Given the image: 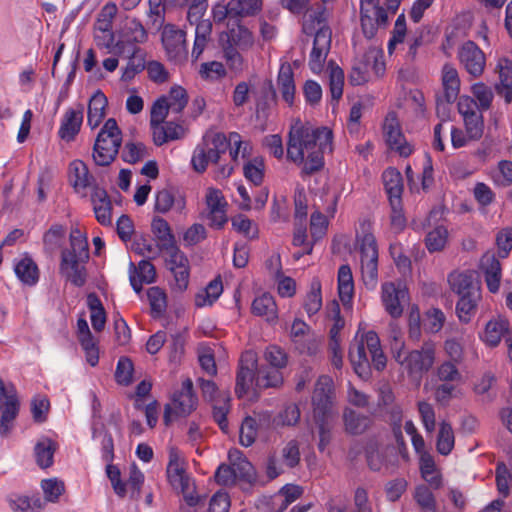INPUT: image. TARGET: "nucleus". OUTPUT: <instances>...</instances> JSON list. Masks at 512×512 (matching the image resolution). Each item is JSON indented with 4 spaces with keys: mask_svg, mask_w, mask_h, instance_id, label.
<instances>
[{
    "mask_svg": "<svg viewBox=\"0 0 512 512\" xmlns=\"http://www.w3.org/2000/svg\"><path fill=\"white\" fill-rule=\"evenodd\" d=\"M349 359L355 373L363 380L371 377V367L381 371L386 367L387 362L379 337L374 331H368L359 341L351 344Z\"/></svg>",
    "mask_w": 512,
    "mask_h": 512,
    "instance_id": "obj_1",
    "label": "nucleus"
},
{
    "mask_svg": "<svg viewBox=\"0 0 512 512\" xmlns=\"http://www.w3.org/2000/svg\"><path fill=\"white\" fill-rule=\"evenodd\" d=\"M122 144V133L114 118H109L99 131L94 147L93 160L98 166H109L116 158Z\"/></svg>",
    "mask_w": 512,
    "mask_h": 512,
    "instance_id": "obj_2",
    "label": "nucleus"
},
{
    "mask_svg": "<svg viewBox=\"0 0 512 512\" xmlns=\"http://www.w3.org/2000/svg\"><path fill=\"white\" fill-rule=\"evenodd\" d=\"M435 344L425 342L420 349L408 352L403 358L399 352L396 360L407 371L410 377L420 380L427 373L435 362Z\"/></svg>",
    "mask_w": 512,
    "mask_h": 512,
    "instance_id": "obj_3",
    "label": "nucleus"
},
{
    "mask_svg": "<svg viewBox=\"0 0 512 512\" xmlns=\"http://www.w3.org/2000/svg\"><path fill=\"white\" fill-rule=\"evenodd\" d=\"M173 406L165 405L163 422L169 426L172 422V415L186 417L196 409L197 398L193 393V382L187 378L183 381L181 390L174 393L172 398Z\"/></svg>",
    "mask_w": 512,
    "mask_h": 512,
    "instance_id": "obj_4",
    "label": "nucleus"
},
{
    "mask_svg": "<svg viewBox=\"0 0 512 512\" xmlns=\"http://www.w3.org/2000/svg\"><path fill=\"white\" fill-rule=\"evenodd\" d=\"M361 272L366 286L375 287L378 278V247L372 233H365L360 241Z\"/></svg>",
    "mask_w": 512,
    "mask_h": 512,
    "instance_id": "obj_5",
    "label": "nucleus"
},
{
    "mask_svg": "<svg viewBox=\"0 0 512 512\" xmlns=\"http://www.w3.org/2000/svg\"><path fill=\"white\" fill-rule=\"evenodd\" d=\"M333 381L327 375L318 378L313 396V419H333Z\"/></svg>",
    "mask_w": 512,
    "mask_h": 512,
    "instance_id": "obj_6",
    "label": "nucleus"
},
{
    "mask_svg": "<svg viewBox=\"0 0 512 512\" xmlns=\"http://www.w3.org/2000/svg\"><path fill=\"white\" fill-rule=\"evenodd\" d=\"M457 57L461 66L472 77H479L483 74L486 66V57L478 45L468 40L458 49Z\"/></svg>",
    "mask_w": 512,
    "mask_h": 512,
    "instance_id": "obj_7",
    "label": "nucleus"
},
{
    "mask_svg": "<svg viewBox=\"0 0 512 512\" xmlns=\"http://www.w3.org/2000/svg\"><path fill=\"white\" fill-rule=\"evenodd\" d=\"M258 370L256 353L253 351H245L242 353L235 387V392L238 397L244 396L248 392L251 384L253 382L256 383Z\"/></svg>",
    "mask_w": 512,
    "mask_h": 512,
    "instance_id": "obj_8",
    "label": "nucleus"
},
{
    "mask_svg": "<svg viewBox=\"0 0 512 512\" xmlns=\"http://www.w3.org/2000/svg\"><path fill=\"white\" fill-rule=\"evenodd\" d=\"M331 47V30L321 27L315 32L313 48L309 57V67L314 74H319L324 66Z\"/></svg>",
    "mask_w": 512,
    "mask_h": 512,
    "instance_id": "obj_9",
    "label": "nucleus"
},
{
    "mask_svg": "<svg viewBox=\"0 0 512 512\" xmlns=\"http://www.w3.org/2000/svg\"><path fill=\"white\" fill-rule=\"evenodd\" d=\"M186 33L183 30L175 28L173 25H167L162 32V43L170 59L178 60L187 56Z\"/></svg>",
    "mask_w": 512,
    "mask_h": 512,
    "instance_id": "obj_10",
    "label": "nucleus"
},
{
    "mask_svg": "<svg viewBox=\"0 0 512 512\" xmlns=\"http://www.w3.org/2000/svg\"><path fill=\"white\" fill-rule=\"evenodd\" d=\"M228 32H222L219 35L220 44H233L235 48L245 51L254 44L252 33L244 26L239 24V20L231 24Z\"/></svg>",
    "mask_w": 512,
    "mask_h": 512,
    "instance_id": "obj_11",
    "label": "nucleus"
},
{
    "mask_svg": "<svg viewBox=\"0 0 512 512\" xmlns=\"http://www.w3.org/2000/svg\"><path fill=\"white\" fill-rule=\"evenodd\" d=\"M448 282L452 291L459 297L480 293L479 282L472 271L450 273Z\"/></svg>",
    "mask_w": 512,
    "mask_h": 512,
    "instance_id": "obj_12",
    "label": "nucleus"
},
{
    "mask_svg": "<svg viewBox=\"0 0 512 512\" xmlns=\"http://www.w3.org/2000/svg\"><path fill=\"white\" fill-rule=\"evenodd\" d=\"M91 202L96 220L103 226H109L112 223V203L107 192L99 187H95L91 193Z\"/></svg>",
    "mask_w": 512,
    "mask_h": 512,
    "instance_id": "obj_13",
    "label": "nucleus"
},
{
    "mask_svg": "<svg viewBox=\"0 0 512 512\" xmlns=\"http://www.w3.org/2000/svg\"><path fill=\"white\" fill-rule=\"evenodd\" d=\"M480 268L484 273L487 288L491 293L499 290L501 265L494 253H485L480 260Z\"/></svg>",
    "mask_w": 512,
    "mask_h": 512,
    "instance_id": "obj_14",
    "label": "nucleus"
},
{
    "mask_svg": "<svg viewBox=\"0 0 512 512\" xmlns=\"http://www.w3.org/2000/svg\"><path fill=\"white\" fill-rule=\"evenodd\" d=\"M405 291L396 287L392 282L384 283L382 285V302L386 312L392 318H398L403 313L400 300L404 298Z\"/></svg>",
    "mask_w": 512,
    "mask_h": 512,
    "instance_id": "obj_15",
    "label": "nucleus"
},
{
    "mask_svg": "<svg viewBox=\"0 0 512 512\" xmlns=\"http://www.w3.org/2000/svg\"><path fill=\"white\" fill-rule=\"evenodd\" d=\"M72 259L69 253H61L60 271L74 286L82 287L86 282L85 268L80 265L83 261Z\"/></svg>",
    "mask_w": 512,
    "mask_h": 512,
    "instance_id": "obj_16",
    "label": "nucleus"
},
{
    "mask_svg": "<svg viewBox=\"0 0 512 512\" xmlns=\"http://www.w3.org/2000/svg\"><path fill=\"white\" fill-rule=\"evenodd\" d=\"M384 132L389 146L396 149L401 156H409L412 153L410 145L405 143L404 135L395 118H386Z\"/></svg>",
    "mask_w": 512,
    "mask_h": 512,
    "instance_id": "obj_17",
    "label": "nucleus"
},
{
    "mask_svg": "<svg viewBox=\"0 0 512 512\" xmlns=\"http://www.w3.org/2000/svg\"><path fill=\"white\" fill-rule=\"evenodd\" d=\"M83 122V107L79 109H69L66 111L58 135L61 139L69 142L72 141L80 131Z\"/></svg>",
    "mask_w": 512,
    "mask_h": 512,
    "instance_id": "obj_18",
    "label": "nucleus"
},
{
    "mask_svg": "<svg viewBox=\"0 0 512 512\" xmlns=\"http://www.w3.org/2000/svg\"><path fill=\"white\" fill-rule=\"evenodd\" d=\"M292 131L298 136L304 149L309 151L317 146V139L324 137L325 141L331 136V130L327 127L312 128L310 126H300L293 128Z\"/></svg>",
    "mask_w": 512,
    "mask_h": 512,
    "instance_id": "obj_19",
    "label": "nucleus"
},
{
    "mask_svg": "<svg viewBox=\"0 0 512 512\" xmlns=\"http://www.w3.org/2000/svg\"><path fill=\"white\" fill-rule=\"evenodd\" d=\"M107 104V97L100 90H97L91 97L87 112V122L91 129L97 128L102 122Z\"/></svg>",
    "mask_w": 512,
    "mask_h": 512,
    "instance_id": "obj_20",
    "label": "nucleus"
},
{
    "mask_svg": "<svg viewBox=\"0 0 512 512\" xmlns=\"http://www.w3.org/2000/svg\"><path fill=\"white\" fill-rule=\"evenodd\" d=\"M122 40L117 43L120 48L124 43L141 44L147 40V32L142 23L137 19H127L121 32Z\"/></svg>",
    "mask_w": 512,
    "mask_h": 512,
    "instance_id": "obj_21",
    "label": "nucleus"
},
{
    "mask_svg": "<svg viewBox=\"0 0 512 512\" xmlns=\"http://www.w3.org/2000/svg\"><path fill=\"white\" fill-rule=\"evenodd\" d=\"M382 180L389 201L402 200L403 178L401 173L396 168L389 167L383 172Z\"/></svg>",
    "mask_w": 512,
    "mask_h": 512,
    "instance_id": "obj_22",
    "label": "nucleus"
},
{
    "mask_svg": "<svg viewBox=\"0 0 512 512\" xmlns=\"http://www.w3.org/2000/svg\"><path fill=\"white\" fill-rule=\"evenodd\" d=\"M277 84L284 101L289 105H292L294 102L296 88L294 83V73L290 64L284 63L281 65L277 77Z\"/></svg>",
    "mask_w": 512,
    "mask_h": 512,
    "instance_id": "obj_23",
    "label": "nucleus"
},
{
    "mask_svg": "<svg viewBox=\"0 0 512 512\" xmlns=\"http://www.w3.org/2000/svg\"><path fill=\"white\" fill-rule=\"evenodd\" d=\"M345 430L352 435L364 433L371 425V418L356 412L351 408H345L343 412Z\"/></svg>",
    "mask_w": 512,
    "mask_h": 512,
    "instance_id": "obj_24",
    "label": "nucleus"
},
{
    "mask_svg": "<svg viewBox=\"0 0 512 512\" xmlns=\"http://www.w3.org/2000/svg\"><path fill=\"white\" fill-rule=\"evenodd\" d=\"M442 74L444 98L447 103H453L457 99L460 90L458 72L453 66L445 64L442 69Z\"/></svg>",
    "mask_w": 512,
    "mask_h": 512,
    "instance_id": "obj_25",
    "label": "nucleus"
},
{
    "mask_svg": "<svg viewBox=\"0 0 512 512\" xmlns=\"http://www.w3.org/2000/svg\"><path fill=\"white\" fill-rule=\"evenodd\" d=\"M151 230L160 249H171L176 243L168 222L161 217H154L151 223Z\"/></svg>",
    "mask_w": 512,
    "mask_h": 512,
    "instance_id": "obj_26",
    "label": "nucleus"
},
{
    "mask_svg": "<svg viewBox=\"0 0 512 512\" xmlns=\"http://www.w3.org/2000/svg\"><path fill=\"white\" fill-rule=\"evenodd\" d=\"M252 313L256 316L265 317L268 322L277 319V306L272 295L264 293L256 297L252 303Z\"/></svg>",
    "mask_w": 512,
    "mask_h": 512,
    "instance_id": "obj_27",
    "label": "nucleus"
},
{
    "mask_svg": "<svg viewBox=\"0 0 512 512\" xmlns=\"http://www.w3.org/2000/svg\"><path fill=\"white\" fill-rule=\"evenodd\" d=\"M211 33L212 22L210 20H202L197 23L195 28L194 45L191 52V57L193 60H198V58L201 56L211 39Z\"/></svg>",
    "mask_w": 512,
    "mask_h": 512,
    "instance_id": "obj_28",
    "label": "nucleus"
},
{
    "mask_svg": "<svg viewBox=\"0 0 512 512\" xmlns=\"http://www.w3.org/2000/svg\"><path fill=\"white\" fill-rule=\"evenodd\" d=\"M508 330L509 321L506 318L492 319L485 326L483 339L489 346L496 347Z\"/></svg>",
    "mask_w": 512,
    "mask_h": 512,
    "instance_id": "obj_29",
    "label": "nucleus"
},
{
    "mask_svg": "<svg viewBox=\"0 0 512 512\" xmlns=\"http://www.w3.org/2000/svg\"><path fill=\"white\" fill-rule=\"evenodd\" d=\"M10 399L12 397L10 396ZM19 412V400L0 403V435L7 436Z\"/></svg>",
    "mask_w": 512,
    "mask_h": 512,
    "instance_id": "obj_30",
    "label": "nucleus"
},
{
    "mask_svg": "<svg viewBox=\"0 0 512 512\" xmlns=\"http://www.w3.org/2000/svg\"><path fill=\"white\" fill-rule=\"evenodd\" d=\"M16 276L26 285L33 286L38 282L39 271L35 262L25 257L21 259L14 268Z\"/></svg>",
    "mask_w": 512,
    "mask_h": 512,
    "instance_id": "obj_31",
    "label": "nucleus"
},
{
    "mask_svg": "<svg viewBox=\"0 0 512 512\" xmlns=\"http://www.w3.org/2000/svg\"><path fill=\"white\" fill-rule=\"evenodd\" d=\"M70 173L71 183L76 190L90 187L94 181L86 164L80 160L71 163Z\"/></svg>",
    "mask_w": 512,
    "mask_h": 512,
    "instance_id": "obj_32",
    "label": "nucleus"
},
{
    "mask_svg": "<svg viewBox=\"0 0 512 512\" xmlns=\"http://www.w3.org/2000/svg\"><path fill=\"white\" fill-rule=\"evenodd\" d=\"M354 292L352 271L349 265H341L338 270V294L345 304L351 301Z\"/></svg>",
    "mask_w": 512,
    "mask_h": 512,
    "instance_id": "obj_33",
    "label": "nucleus"
},
{
    "mask_svg": "<svg viewBox=\"0 0 512 512\" xmlns=\"http://www.w3.org/2000/svg\"><path fill=\"white\" fill-rule=\"evenodd\" d=\"M56 443L49 438L38 441L34 447L37 464L41 468H48L53 464Z\"/></svg>",
    "mask_w": 512,
    "mask_h": 512,
    "instance_id": "obj_34",
    "label": "nucleus"
},
{
    "mask_svg": "<svg viewBox=\"0 0 512 512\" xmlns=\"http://www.w3.org/2000/svg\"><path fill=\"white\" fill-rule=\"evenodd\" d=\"M66 229L61 224H53L43 236L44 250L48 254L55 253L61 246Z\"/></svg>",
    "mask_w": 512,
    "mask_h": 512,
    "instance_id": "obj_35",
    "label": "nucleus"
},
{
    "mask_svg": "<svg viewBox=\"0 0 512 512\" xmlns=\"http://www.w3.org/2000/svg\"><path fill=\"white\" fill-rule=\"evenodd\" d=\"M146 68L144 53L136 46L132 47V55L129 58L126 68L122 74L123 81L132 80L136 74Z\"/></svg>",
    "mask_w": 512,
    "mask_h": 512,
    "instance_id": "obj_36",
    "label": "nucleus"
},
{
    "mask_svg": "<svg viewBox=\"0 0 512 512\" xmlns=\"http://www.w3.org/2000/svg\"><path fill=\"white\" fill-rule=\"evenodd\" d=\"M280 368L261 367L257 371L256 386L259 388L278 387L283 382Z\"/></svg>",
    "mask_w": 512,
    "mask_h": 512,
    "instance_id": "obj_37",
    "label": "nucleus"
},
{
    "mask_svg": "<svg viewBox=\"0 0 512 512\" xmlns=\"http://www.w3.org/2000/svg\"><path fill=\"white\" fill-rule=\"evenodd\" d=\"M326 21V7L319 5L316 9L305 15L303 31L306 34H312L315 30L317 31L321 27H328L326 25Z\"/></svg>",
    "mask_w": 512,
    "mask_h": 512,
    "instance_id": "obj_38",
    "label": "nucleus"
},
{
    "mask_svg": "<svg viewBox=\"0 0 512 512\" xmlns=\"http://www.w3.org/2000/svg\"><path fill=\"white\" fill-rule=\"evenodd\" d=\"M454 433L450 423L442 421L437 436L436 448L441 455H448L454 447Z\"/></svg>",
    "mask_w": 512,
    "mask_h": 512,
    "instance_id": "obj_39",
    "label": "nucleus"
},
{
    "mask_svg": "<svg viewBox=\"0 0 512 512\" xmlns=\"http://www.w3.org/2000/svg\"><path fill=\"white\" fill-rule=\"evenodd\" d=\"M480 299V293L468 296H461L456 304V313L459 320L468 323L476 311L477 302Z\"/></svg>",
    "mask_w": 512,
    "mask_h": 512,
    "instance_id": "obj_40",
    "label": "nucleus"
},
{
    "mask_svg": "<svg viewBox=\"0 0 512 512\" xmlns=\"http://www.w3.org/2000/svg\"><path fill=\"white\" fill-rule=\"evenodd\" d=\"M329 68V86L331 92L332 101L338 102L343 95L344 86V72L343 70L335 66L332 61L328 63Z\"/></svg>",
    "mask_w": 512,
    "mask_h": 512,
    "instance_id": "obj_41",
    "label": "nucleus"
},
{
    "mask_svg": "<svg viewBox=\"0 0 512 512\" xmlns=\"http://www.w3.org/2000/svg\"><path fill=\"white\" fill-rule=\"evenodd\" d=\"M448 238L447 229L440 225L430 231L425 238L426 248L430 253L439 252L444 249Z\"/></svg>",
    "mask_w": 512,
    "mask_h": 512,
    "instance_id": "obj_42",
    "label": "nucleus"
},
{
    "mask_svg": "<svg viewBox=\"0 0 512 512\" xmlns=\"http://www.w3.org/2000/svg\"><path fill=\"white\" fill-rule=\"evenodd\" d=\"M9 503L13 512H39L43 508V501L39 497L16 496Z\"/></svg>",
    "mask_w": 512,
    "mask_h": 512,
    "instance_id": "obj_43",
    "label": "nucleus"
},
{
    "mask_svg": "<svg viewBox=\"0 0 512 512\" xmlns=\"http://www.w3.org/2000/svg\"><path fill=\"white\" fill-rule=\"evenodd\" d=\"M414 499L423 512H438L435 496L427 486L416 487Z\"/></svg>",
    "mask_w": 512,
    "mask_h": 512,
    "instance_id": "obj_44",
    "label": "nucleus"
},
{
    "mask_svg": "<svg viewBox=\"0 0 512 512\" xmlns=\"http://www.w3.org/2000/svg\"><path fill=\"white\" fill-rule=\"evenodd\" d=\"M222 291L223 286L221 280L214 279L208 284L203 294H197L195 303L198 307L212 305L219 298Z\"/></svg>",
    "mask_w": 512,
    "mask_h": 512,
    "instance_id": "obj_45",
    "label": "nucleus"
},
{
    "mask_svg": "<svg viewBox=\"0 0 512 512\" xmlns=\"http://www.w3.org/2000/svg\"><path fill=\"white\" fill-rule=\"evenodd\" d=\"M322 307L321 284L314 279L311 282L310 292L306 296L304 309L309 316L316 314Z\"/></svg>",
    "mask_w": 512,
    "mask_h": 512,
    "instance_id": "obj_46",
    "label": "nucleus"
},
{
    "mask_svg": "<svg viewBox=\"0 0 512 512\" xmlns=\"http://www.w3.org/2000/svg\"><path fill=\"white\" fill-rule=\"evenodd\" d=\"M261 6V0H231V9L234 11L236 22L239 17L254 15L261 9Z\"/></svg>",
    "mask_w": 512,
    "mask_h": 512,
    "instance_id": "obj_47",
    "label": "nucleus"
},
{
    "mask_svg": "<svg viewBox=\"0 0 512 512\" xmlns=\"http://www.w3.org/2000/svg\"><path fill=\"white\" fill-rule=\"evenodd\" d=\"M101 436V451H102V459L106 463H112L114 459V441L110 432L106 429L98 430L93 428L92 437L96 439Z\"/></svg>",
    "mask_w": 512,
    "mask_h": 512,
    "instance_id": "obj_48",
    "label": "nucleus"
},
{
    "mask_svg": "<svg viewBox=\"0 0 512 512\" xmlns=\"http://www.w3.org/2000/svg\"><path fill=\"white\" fill-rule=\"evenodd\" d=\"M472 93L481 111H486L491 107L494 95L492 89L486 84L482 82L475 83L472 86Z\"/></svg>",
    "mask_w": 512,
    "mask_h": 512,
    "instance_id": "obj_49",
    "label": "nucleus"
},
{
    "mask_svg": "<svg viewBox=\"0 0 512 512\" xmlns=\"http://www.w3.org/2000/svg\"><path fill=\"white\" fill-rule=\"evenodd\" d=\"M133 250L135 253L141 256H145L148 259H155L163 251L159 245H154L149 239L144 236L136 237L133 242Z\"/></svg>",
    "mask_w": 512,
    "mask_h": 512,
    "instance_id": "obj_50",
    "label": "nucleus"
},
{
    "mask_svg": "<svg viewBox=\"0 0 512 512\" xmlns=\"http://www.w3.org/2000/svg\"><path fill=\"white\" fill-rule=\"evenodd\" d=\"M71 249H64L62 253H69L72 260L85 261L89 258L88 242L86 236H77L70 239Z\"/></svg>",
    "mask_w": 512,
    "mask_h": 512,
    "instance_id": "obj_51",
    "label": "nucleus"
},
{
    "mask_svg": "<svg viewBox=\"0 0 512 512\" xmlns=\"http://www.w3.org/2000/svg\"><path fill=\"white\" fill-rule=\"evenodd\" d=\"M171 108V112L179 114L183 111L188 103L187 92L181 86H174L170 89L168 97H166Z\"/></svg>",
    "mask_w": 512,
    "mask_h": 512,
    "instance_id": "obj_52",
    "label": "nucleus"
},
{
    "mask_svg": "<svg viewBox=\"0 0 512 512\" xmlns=\"http://www.w3.org/2000/svg\"><path fill=\"white\" fill-rule=\"evenodd\" d=\"M314 422L318 429V450L324 452L332 439L333 419H317Z\"/></svg>",
    "mask_w": 512,
    "mask_h": 512,
    "instance_id": "obj_53",
    "label": "nucleus"
},
{
    "mask_svg": "<svg viewBox=\"0 0 512 512\" xmlns=\"http://www.w3.org/2000/svg\"><path fill=\"white\" fill-rule=\"evenodd\" d=\"M147 155V148L143 143L128 142L125 144L121 157L123 161L134 164Z\"/></svg>",
    "mask_w": 512,
    "mask_h": 512,
    "instance_id": "obj_54",
    "label": "nucleus"
},
{
    "mask_svg": "<svg viewBox=\"0 0 512 512\" xmlns=\"http://www.w3.org/2000/svg\"><path fill=\"white\" fill-rule=\"evenodd\" d=\"M323 154L324 153L318 150H314L308 154L306 161H303L302 163V177L310 176L320 171L324 167Z\"/></svg>",
    "mask_w": 512,
    "mask_h": 512,
    "instance_id": "obj_55",
    "label": "nucleus"
},
{
    "mask_svg": "<svg viewBox=\"0 0 512 512\" xmlns=\"http://www.w3.org/2000/svg\"><path fill=\"white\" fill-rule=\"evenodd\" d=\"M464 119L465 128L469 139L479 140L483 135L484 121L482 113L472 114Z\"/></svg>",
    "mask_w": 512,
    "mask_h": 512,
    "instance_id": "obj_56",
    "label": "nucleus"
},
{
    "mask_svg": "<svg viewBox=\"0 0 512 512\" xmlns=\"http://www.w3.org/2000/svg\"><path fill=\"white\" fill-rule=\"evenodd\" d=\"M133 363L127 357H120L115 371L117 383L127 386L132 382Z\"/></svg>",
    "mask_w": 512,
    "mask_h": 512,
    "instance_id": "obj_57",
    "label": "nucleus"
},
{
    "mask_svg": "<svg viewBox=\"0 0 512 512\" xmlns=\"http://www.w3.org/2000/svg\"><path fill=\"white\" fill-rule=\"evenodd\" d=\"M256 420L252 417H246L240 427L239 441L244 447L251 446L257 435Z\"/></svg>",
    "mask_w": 512,
    "mask_h": 512,
    "instance_id": "obj_58",
    "label": "nucleus"
},
{
    "mask_svg": "<svg viewBox=\"0 0 512 512\" xmlns=\"http://www.w3.org/2000/svg\"><path fill=\"white\" fill-rule=\"evenodd\" d=\"M229 401L230 398L225 396L222 398L221 403L217 401L213 404V419L223 432H227L228 430L227 414L229 412Z\"/></svg>",
    "mask_w": 512,
    "mask_h": 512,
    "instance_id": "obj_59",
    "label": "nucleus"
},
{
    "mask_svg": "<svg viewBox=\"0 0 512 512\" xmlns=\"http://www.w3.org/2000/svg\"><path fill=\"white\" fill-rule=\"evenodd\" d=\"M304 147L301 144L298 136L291 130L289 132V139L287 143V158L295 164H302L304 161Z\"/></svg>",
    "mask_w": 512,
    "mask_h": 512,
    "instance_id": "obj_60",
    "label": "nucleus"
},
{
    "mask_svg": "<svg viewBox=\"0 0 512 512\" xmlns=\"http://www.w3.org/2000/svg\"><path fill=\"white\" fill-rule=\"evenodd\" d=\"M445 322L444 313L438 308H432L426 312L424 329L429 333H437Z\"/></svg>",
    "mask_w": 512,
    "mask_h": 512,
    "instance_id": "obj_61",
    "label": "nucleus"
},
{
    "mask_svg": "<svg viewBox=\"0 0 512 512\" xmlns=\"http://www.w3.org/2000/svg\"><path fill=\"white\" fill-rule=\"evenodd\" d=\"M171 108L165 96L158 98L151 107L150 125L164 123Z\"/></svg>",
    "mask_w": 512,
    "mask_h": 512,
    "instance_id": "obj_62",
    "label": "nucleus"
},
{
    "mask_svg": "<svg viewBox=\"0 0 512 512\" xmlns=\"http://www.w3.org/2000/svg\"><path fill=\"white\" fill-rule=\"evenodd\" d=\"M199 74L205 80H218L225 76L226 71L222 63L211 61L202 63Z\"/></svg>",
    "mask_w": 512,
    "mask_h": 512,
    "instance_id": "obj_63",
    "label": "nucleus"
},
{
    "mask_svg": "<svg viewBox=\"0 0 512 512\" xmlns=\"http://www.w3.org/2000/svg\"><path fill=\"white\" fill-rule=\"evenodd\" d=\"M368 466L373 471H379L384 464V455L377 442H370L365 448Z\"/></svg>",
    "mask_w": 512,
    "mask_h": 512,
    "instance_id": "obj_64",
    "label": "nucleus"
}]
</instances>
